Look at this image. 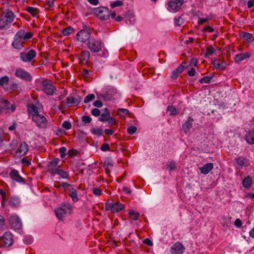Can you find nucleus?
<instances>
[{
	"mask_svg": "<svg viewBox=\"0 0 254 254\" xmlns=\"http://www.w3.org/2000/svg\"><path fill=\"white\" fill-rule=\"evenodd\" d=\"M73 208L68 203L62 204L55 209L54 212L57 218L61 221H64L72 213Z\"/></svg>",
	"mask_w": 254,
	"mask_h": 254,
	"instance_id": "1",
	"label": "nucleus"
},
{
	"mask_svg": "<svg viewBox=\"0 0 254 254\" xmlns=\"http://www.w3.org/2000/svg\"><path fill=\"white\" fill-rule=\"evenodd\" d=\"M87 45L88 48L92 52L98 53L102 51V54H99L100 56L106 57L108 55V51L104 50L103 42L100 40L91 39L88 41Z\"/></svg>",
	"mask_w": 254,
	"mask_h": 254,
	"instance_id": "2",
	"label": "nucleus"
},
{
	"mask_svg": "<svg viewBox=\"0 0 254 254\" xmlns=\"http://www.w3.org/2000/svg\"><path fill=\"white\" fill-rule=\"evenodd\" d=\"M15 15L11 10L9 9L5 10L3 12L0 19V28L1 29L8 28L13 21Z\"/></svg>",
	"mask_w": 254,
	"mask_h": 254,
	"instance_id": "3",
	"label": "nucleus"
},
{
	"mask_svg": "<svg viewBox=\"0 0 254 254\" xmlns=\"http://www.w3.org/2000/svg\"><path fill=\"white\" fill-rule=\"evenodd\" d=\"M92 12L99 19L103 20H108L110 16V11L109 9L105 6L94 8L92 10Z\"/></svg>",
	"mask_w": 254,
	"mask_h": 254,
	"instance_id": "4",
	"label": "nucleus"
},
{
	"mask_svg": "<svg viewBox=\"0 0 254 254\" xmlns=\"http://www.w3.org/2000/svg\"><path fill=\"white\" fill-rule=\"evenodd\" d=\"M14 242V236L9 231L4 233L0 237V245L5 248L12 246Z\"/></svg>",
	"mask_w": 254,
	"mask_h": 254,
	"instance_id": "5",
	"label": "nucleus"
},
{
	"mask_svg": "<svg viewBox=\"0 0 254 254\" xmlns=\"http://www.w3.org/2000/svg\"><path fill=\"white\" fill-rule=\"evenodd\" d=\"M8 222L11 229L15 231L20 230L22 228V223L19 217L15 214H12L8 219Z\"/></svg>",
	"mask_w": 254,
	"mask_h": 254,
	"instance_id": "6",
	"label": "nucleus"
},
{
	"mask_svg": "<svg viewBox=\"0 0 254 254\" xmlns=\"http://www.w3.org/2000/svg\"><path fill=\"white\" fill-rule=\"evenodd\" d=\"M105 209L107 211H111L112 213H117L125 209L124 204L119 201L110 202L108 201L105 203Z\"/></svg>",
	"mask_w": 254,
	"mask_h": 254,
	"instance_id": "7",
	"label": "nucleus"
},
{
	"mask_svg": "<svg viewBox=\"0 0 254 254\" xmlns=\"http://www.w3.org/2000/svg\"><path fill=\"white\" fill-rule=\"evenodd\" d=\"M42 86V90L47 95L52 96L54 92L57 91L56 87L54 85L50 82L48 79H44L41 82Z\"/></svg>",
	"mask_w": 254,
	"mask_h": 254,
	"instance_id": "8",
	"label": "nucleus"
},
{
	"mask_svg": "<svg viewBox=\"0 0 254 254\" xmlns=\"http://www.w3.org/2000/svg\"><path fill=\"white\" fill-rule=\"evenodd\" d=\"M15 75L17 77L27 82L32 80V76L30 73L22 68H17L15 70Z\"/></svg>",
	"mask_w": 254,
	"mask_h": 254,
	"instance_id": "9",
	"label": "nucleus"
},
{
	"mask_svg": "<svg viewBox=\"0 0 254 254\" xmlns=\"http://www.w3.org/2000/svg\"><path fill=\"white\" fill-rule=\"evenodd\" d=\"M32 121L36 123L37 127L41 128H45L47 124V120L46 117L42 114H38L33 116Z\"/></svg>",
	"mask_w": 254,
	"mask_h": 254,
	"instance_id": "10",
	"label": "nucleus"
},
{
	"mask_svg": "<svg viewBox=\"0 0 254 254\" xmlns=\"http://www.w3.org/2000/svg\"><path fill=\"white\" fill-rule=\"evenodd\" d=\"M36 56L35 50L31 49L28 53L21 52L20 54V59L23 62L30 63Z\"/></svg>",
	"mask_w": 254,
	"mask_h": 254,
	"instance_id": "11",
	"label": "nucleus"
},
{
	"mask_svg": "<svg viewBox=\"0 0 254 254\" xmlns=\"http://www.w3.org/2000/svg\"><path fill=\"white\" fill-rule=\"evenodd\" d=\"M81 97L76 94H71L65 99L68 107L77 106L81 101Z\"/></svg>",
	"mask_w": 254,
	"mask_h": 254,
	"instance_id": "12",
	"label": "nucleus"
},
{
	"mask_svg": "<svg viewBox=\"0 0 254 254\" xmlns=\"http://www.w3.org/2000/svg\"><path fill=\"white\" fill-rule=\"evenodd\" d=\"M0 109L1 114L4 110L13 112L16 109V106L14 104H11L8 100L6 99H1L0 100Z\"/></svg>",
	"mask_w": 254,
	"mask_h": 254,
	"instance_id": "13",
	"label": "nucleus"
},
{
	"mask_svg": "<svg viewBox=\"0 0 254 254\" xmlns=\"http://www.w3.org/2000/svg\"><path fill=\"white\" fill-rule=\"evenodd\" d=\"M90 35L91 34L89 31L81 30L76 34V38L78 41L85 43L89 39Z\"/></svg>",
	"mask_w": 254,
	"mask_h": 254,
	"instance_id": "14",
	"label": "nucleus"
},
{
	"mask_svg": "<svg viewBox=\"0 0 254 254\" xmlns=\"http://www.w3.org/2000/svg\"><path fill=\"white\" fill-rule=\"evenodd\" d=\"M9 176L13 181L19 183H25V179L19 175L18 171L15 169H13L9 173Z\"/></svg>",
	"mask_w": 254,
	"mask_h": 254,
	"instance_id": "15",
	"label": "nucleus"
},
{
	"mask_svg": "<svg viewBox=\"0 0 254 254\" xmlns=\"http://www.w3.org/2000/svg\"><path fill=\"white\" fill-rule=\"evenodd\" d=\"M59 161V159L54 158L53 160L49 162L47 165V172L53 174L58 167Z\"/></svg>",
	"mask_w": 254,
	"mask_h": 254,
	"instance_id": "16",
	"label": "nucleus"
},
{
	"mask_svg": "<svg viewBox=\"0 0 254 254\" xmlns=\"http://www.w3.org/2000/svg\"><path fill=\"white\" fill-rule=\"evenodd\" d=\"M184 3L182 0H174L168 2V7L170 10L177 11Z\"/></svg>",
	"mask_w": 254,
	"mask_h": 254,
	"instance_id": "17",
	"label": "nucleus"
},
{
	"mask_svg": "<svg viewBox=\"0 0 254 254\" xmlns=\"http://www.w3.org/2000/svg\"><path fill=\"white\" fill-rule=\"evenodd\" d=\"M185 250L184 246L180 243L177 242L171 249V252L175 254H182Z\"/></svg>",
	"mask_w": 254,
	"mask_h": 254,
	"instance_id": "18",
	"label": "nucleus"
},
{
	"mask_svg": "<svg viewBox=\"0 0 254 254\" xmlns=\"http://www.w3.org/2000/svg\"><path fill=\"white\" fill-rule=\"evenodd\" d=\"M24 42V41L22 38L18 36L17 32L14 36L12 46L15 49L20 50L23 47V44Z\"/></svg>",
	"mask_w": 254,
	"mask_h": 254,
	"instance_id": "19",
	"label": "nucleus"
},
{
	"mask_svg": "<svg viewBox=\"0 0 254 254\" xmlns=\"http://www.w3.org/2000/svg\"><path fill=\"white\" fill-rule=\"evenodd\" d=\"M28 150V145L25 142H22L15 152L16 156H22L26 154Z\"/></svg>",
	"mask_w": 254,
	"mask_h": 254,
	"instance_id": "20",
	"label": "nucleus"
},
{
	"mask_svg": "<svg viewBox=\"0 0 254 254\" xmlns=\"http://www.w3.org/2000/svg\"><path fill=\"white\" fill-rule=\"evenodd\" d=\"M235 163L240 168H242L243 166L247 167L250 165L249 160L242 156L235 158Z\"/></svg>",
	"mask_w": 254,
	"mask_h": 254,
	"instance_id": "21",
	"label": "nucleus"
},
{
	"mask_svg": "<svg viewBox=\"0 0 254 254\" xmlns=\"http://www.w3.org/2000/svg\"><path fill=\"white\" fill-rule=\"evenodd\" d=\"M184 63L180 64L176 69L173 71L171 77L173 79H176L179 76L180 74L182 73L184 70L187 67V66L184 65ZM187 64V63H185Z\"/></svg>",
	"mask_w": 254,
	"mask_h": 254,
	"instance_id": "22",
	"label": "nucleus"
},
{
	"mask_svg": "<svg viewBox=\"0 0 254 254\" xmlns=\"http://www.w3.org/2000/svg\"><path fill=\"white\" fill-rule=\"evenodd\" d=\"M27 112L29 115L32 116L39 114L40 108L33 104H28L27 106Z\"/></svg>",
	"mask_w": 254,
	"mask_h": 254,
	"instance_id": "23",
	"label": "nucleus"
},
{
	"mask_svg": "<svg viewBox=\"0 0 254 254\" xmlns=\"http://www.w3.org/2000/svg\"><path fill=\"white\" fill-rule=\"evenodd\" d=\"M90 57V53L87 51H83L79 57L80 64H84L87 63Z\"/></svg>",
	"mask_w": 254,
	"mask_h": 254,
	"instance_id": "24",
	"label": "nucleus"
},
{
	"mask_svg": "<svg viewBox=\"0 0 254 254\" xmlns=\"http://www.w3.org/2000/svg\"><path fill=\"white\" fill-rule=\"evenodd\" d=\"M17 35L25 41L32 38L33 33L31 32H25L23 30H20L17 32Z\"/></svg>",
	"mask_w": 254,
	"mask_h": 254,
	"instance_id": "25",
	"label": "nucleus"
},
{
	"mask_svg": "<svg viewBox=\"0 0 254 254\" xmlns=\"http://www.w3.org/2000/svg\"><path fill=\"white\" fill-rule=\"evenodd\" d=\"M194 120L191 117H189L188 120L183 125L182 127L184 131L187 133L189 132L190 129L192 127V122H193Z\"/></svg>",
	"mask_w": 254,
	"mask_h": 254,
	"instance_id": "26",
	"label": "nucleus"
},
{
	"mask_svg": "<svg viewBox=\"0 0 254 254\" xmlns=\"http://www.w3.org/2000/svg\"><path fill=\"white\" fill-rule=\"evenodd\" d=\"M54 187L56 188L61 189V188L64 189V190H75L71 185L66 183H63L61 185L59 182H55Z\"/></svg>",
	"mask_w": 254,
	"mask_h": 254,
	"instance_id": "27",
	"label": "nucleus"
},
{
	"mask_svg": "<svg viewBox=\"0 0 254 254\" xmlns=\"http://www.w3.org/2000/svg\"><path fill=\"white\" fill-rule=\"evenodd\" d=\"M213 168V164L208 163L205 164L202 167L199 168L201 173L206 175L210 172Z\"/></svg>",
	"mask_w": 254,
	"mask_h": 254,
	"instance_id": "28",
	"label": "nucleus"
},
{
	"mask_svg": "<svg viewBox=\"0 0 254 254\" xmlns=\"http://www.w3.org/2000/svg\"><path fill=\"white\" fill-rule=\"evenodd\" d=\"M245 139L248 143L254 144V130H250L245 135Z\"/></svg>",
	"mask_w": 254,
	"mask_h": 254,
	"instance_id": "29",
	"label": "nucleus"
},
{
	"mask_svg": "<svg viewBox=\"0 0 254 254\" xmlns=\"http://www.w3.org/2000/svg\"><path fill=\"white\" fill-rule=\"evenodd\" d=\"M250 55H251L249 52L238 54L235 56V60L236 62H240L244 60L249 58Z\"/></svg>",
	"mask_w": 254,
	"mask_h": 254,
	"instance_id": "30",
	"label": "nucleus"
},
{
	"mask_svg": "<svg viewBox=\"0 0 254 254\" xmlns=\"http://www.w3.org/2000/svg\"><path fill=\"white\" fill-rule=\"evenodd\" d=\"M212 65L217 69H224L226 66V64L221 62L219 59H215L212 62Z\"/></svg>",
	"mask_w": 254,
	"mask_h": 254,
	"instance_id": "31",
	"label": "nucleus"
},
{
	"mask_svg": "<svg viewBox=\"0 0 254 254\" xmlns=\"http://www.w3.org/2000/svg\"><path fill=\"white\" fill-rule=\"evenodd\" d=\"M252 177L250 176H248L243 180L242 185L243 187L246 189H249L252 186Z\"/></svg>",
	"mask_w": 254,
	"mask_h": 254,
	"instance_id": "32",
	"label": "nucleus"
},
{
	"mask_svg": "<svg viewBox=\"0 0 254 254\" xmlns=\"http://www.w3.org/2000/svg\"><path fill=\"white\" fill-rule=\"evenodd\" d=\"M25 10L28 12L33 17H38L39 13V10L34 7L28 6L25 8Z\"/></svg>",
	"mask_w": 254,
	"mask_h": 254,
	"instance_id": "33",
	"label": "nucleus"
},
{
	"mask_svg": "<svg viewBox=\"0 0 254 254\" xmlns=\"http://www.w3.org/2000/svg\"><path fill=\"white\" fill-rule=\"evenodd\" d=\"M55 174L59 175L61 178L63 179H66L68 177V173L60 169V166H58L56 171L53 174V175H55Z\"/></svg>",
	"mask_w": 254,
	"mask_h": 254,
	"instance_id": "34",
	"label": "nucleus"
},
{
	"mask_svg": "<svg viewBox=\"0 0 254 254\" xmlns=\"http://www.w3.org/2000/svg\"><path fill=\"white\" fill-rule=\"evenodd\" d=\"M9 78L7 76H4L0 78V86L3 87L6 90H8V88L5 87V86L8 84Z\"/></svg>",
	"mask_w": 254,
	"mask_h": 254,
	"instance_id": "35",
	"label": "nucleus"
},
{
	"mask_svg": "<svg viewBox=\"0 0 254 254\" xmlns=\"http://www.w3.org/2000/svg\"><path fill=\"white\" fill-rule=\"evenodd\" d=\"M241 36L244 38L245 40L250 42H253L254 40V38L252 34L247 33L245 32H242L240 34Z\"/></svg>",
	"mask_w": 254,
	"mask_h": 254,
	"instance_id": "36",
	"label": "nucleus"
},
{
	"mask_svg": "<svg viewBox=\"0 0 254 254\" xmlns=\"http://www.w3.org/2000/svg\"><path fill=\"white\" fill-rule=\"evenodd\" d=\"M74 32V29L69 26L67 28L63 29L62 32L64 36H68Z\"/></svg>",
	"mask_w": 254,
	"mask_h": 254,
	"instance_id": "37",
	"label": "nucleus"
},
{
	"mask_svg": "<svg viewBox=\"0 0 254 254\" xmlns=\"http://www.w3.org/2000/svg\"><path fill=\"white\" fill-rule=\"evenodd\" d=\"M118 114L121 117H124L129 114V112L127 109L124 108H119L118 110Z\"/></svg>",
	"mask_w": 254,
	"mask_h": 254,
	"instance_id": "38",
	"label": "nucleus"
},
{
	"mask_svg": "<svg viewBox=\"0 0 254 254\" xmlns=\"http://www.w3.org/2000/svg\"><path fill=\"white\" fill-rule=\"evenodd\" d=\"M90 131L93 134L97 136H101L103 133V130L101 128H92L91 129Z\"/></svg>",
	"mask_w": 254,
	"mask_h": 254,
	"instance_id": "39",
	"label": "nucleus"
},
{
	"mask_svg": "<svg viewBox=\"0 0 254 254\" xmlns=\"http://www.w3.org/2000/svg\"><path fill=\"white\" fill-rule=\"evenodd\" d=\"M110 116V113L104 112L101 115L99 118V120L102 122H105L108 120Z\"/></svg>",
	"mask_w": 254,
	"mask_h": 254,
	"instance_id": "40",
	"label": "nucleus"
},
{
	"mask_svg": "<svg viewBox=\"0 0 254 254\" xmlns=\"http://www.w3.org/2000/svg\"><path fill=\"white\" fill-rule=\"evenodd\" d=\"M129 218L132 220H136L139 216V214L138 212H135L133 210H130L128 212Z\"/></svg>",
	"mask_w": 254,
	"mask_h": 254,
	"instance_id": "41",
	"label": "nucleus"
},
{
	"mask_svg": "<svg viewBox=\"0 0 254 254\" xmlns=\"http://www.w3.org/2000/svg\"><path fill=\"white\" fill-rule=\"evenodd\" d=\"M215 52V49L212 46H210L206 49V53H205L204 57L206 58L210 55H212Z\"/></svg>",
	"mask_w": 254,
	"mask_h": 254,
	"instance_id": "42",
	"label": "nucleus"
},
{
	"mask_svg": "<svg viewBox=\"0 0 254 254\" xmlns=\"http://www.w3.org/2000/svg\"><path fill=\"white\" fill-rule=\"evenodd\" d=\"M10 204L13 206H17L20 203V200L18 197L16 196L11 197L10 202Z\"/></svg>",
	"mask_w": 254,
	"mask_h": 254,
	"instance_id": "43",
	"label": "nucleus"
},
{
	"mask_svg": "<svg viewBox=\"0 0 254 254\" xmlns=\"http://www.w3.org/2000/svg\"><path fill=\"white\" fill-rule=\"evenodd\" d=\"M167 168L169 171H172L176 169L177 165L174 161H171L167 164Z\"/></svg>",
	"mask_w": 254,
	"mask_h": 254,
	"instance_id": "44",
	"label": "nucleus"
},
{
	"mask_svg": "<svg viewBox=\"0 0 254 254\" xmlns=\"http://www.w3.org/2000/svg\"><path fill=\"white\" fill-rule=\"evenodd\" d=\"M212 79L211 76H206L201 78L199 80V82L201 84L203 83H209L210 82V80Z\"/></svg>",
	"mask_w": 254,
	"mask_h": 254,
	"instance_id": "45",
	"label": "nucleus"
},
{
	"mask_svg": "<svg viewBox=\"0 0 254 254\" xmlns=\"http://www.w3.org/2000/svg\"><path fill=\"white\" fill-rule=\"evenodd\" d=\"M113 161L111 159H107L105 161L103 165V167H113Z\"/></svg>",
	"mask_w": 254,
	"mask_h": 254,
	"instance_id": "46",
	"label": "nucleus"
},
{
	"mask_svg": "<svg viewBox=\"0 0 254 254\" xmlns=\"http://www.w3.org/2000/svg\"><path fill=\"white\" fill-rule=\"evenodd\" d=\"M78 151L74 149H69L67 152V154L69 157H73L78 154Z\"/></svg>",
	"mask_w": 254,
	"mask_h": 254,
	"instance_id": "47",
	"label": "nucleus"
},
{
	"mask_svg": "<svg viewBox=\"0 0 254 254\" xmlns=\"http://www.w3.org/2000/svg\"><path fill=\"white\" fill-rule=\"evenodd\" d=\"M95 98V95L93 94H88L86 97L84 98V102L85 103H87L89 101L93 100Z\"/></svg>",
	"mask_w": 254,
	"mask_h": 254,
	"instance_id": "48",
	"label": "nucleus"
},
{
	"mask_svg": "<svg viewBox=\"0 0 254 254\" xmlns=\"http://www.w3.org/2000/svg\"><path fill=\"white\" fill-rule=\"evenodd\" d=\"M174 20L175 21V24L177 26H180L182 25L184 22V19L180 16L178 17H175Z\"/></svg>",
	"mask_w": 254,
	"mask_h": 254,
	"instance_id": "49",
	"label": "nucleus"
},
{
	"mask_svg": "<svg viewBox=\"0 0 254 254\" xmlns=\"http://www.w3.org/2000/svg\"><path fill=\"white\" fill-rule=\"evenodd\" d=\"M81 121L85 124H89L92 121V118L88 116H83L81 117Z\"/></svg>",
	"mask_w": 254,
	"mask_h": 254,
	"instance_id": "50",
	"label": "nucleus"
},
{
	"mask_svg": "<svg viewBox=\"0 0 254 254\" xmlns=\"http://www.w3.org/2000/svg\"><path fill=\"white\" fill-rule=\"evenodd\" d=\"M70 196L71 197L73 202H76L78 200L77 191H70Z\"/></svg>",
	"mask_w": 254,
	"mask_h": 254,
	"instance_id": "51",
	"label": "nucleus"
},
{
	"mask_svg": "<svg viewBox=\"0 0 254 254\" xmlns=\"http://www.w3.org/2000/svg\"><path fill=\"white\" fill-rule=\"evenodd\" d=\"M168 111L169 112V115L171 116H174L177 114V110L176 108L173 106H168Z\"/></svg>",
	"mask_w": 254,
	"mask_h": 254,
	"instance_id": "52",
	"label": "nucleus"
},
{
	"mask_svg": "<svg viewBox=\"0 0 254 254\" xmlns=\"http://www.w3.org/2000/svg\"><path fill=\"white\" fill-rule=\"evenodd\" d=\"M33 239L31 236H26L23 239L24 242L26 244H30L33 242Z\"/></svg>",
	"mask_w": 254,
	"mask_h": 254,
	"instance_id": "53",
	"label": "nucleus"
},
{
	"mask_svg": "<svg viewBox=\"0 0 254 254\" xmlns=\"http://www.w3.org/2000/svg\"><path fill=\"white\" fill-rule=\"evenodd\" d=\"M137 128L134 126H130L127 129V132L129 134H133L136 131Z\"/></svg>",
	"mask_w": 254,
	"mask_h": 254,
	"instance_id": "54",
	"label": "nucleus"
},
{
	"mask_svg": "<svg viewBox=\"0 0 254 254\" xmlns=\"http://www.w3.org/2000/svg\"><path fill=\"white\" fill-rule=\"evenodd\" d=\"M66 151V148L65 147H62L59 149V152L60 153V156L62 158H63L65 156Z\"/></svg>",
	"mask_w": 254,
	"mask_h": 254,
	"instance_id": "55",
	"label": "nucleus"
},
{
	"mask_svg": "<svg viewBox=\"0 0 254 254\" xmlns=\"http://www.w3.org/2000/svg\"><path fill=\"white\" fill-rule=\"evenodd\" d=\"M62 127L66 129H69L71 128V125L69 122L65 121L63 122Z\"/></svg>",
	"mask_w": 254,
	"mask_h": 254,
	"instance_id": "56",
	"label": "nucleus"
},
{
	"mask_svg": "<svg viewBox=\"0 0 254 254\" xmlns=\"http://www.w3.org/2000/svg\"><path fill=\"white\" fill-rule=\"evenodd\" d=\"M107 121H108L109 124L111 126L116 125L117 124L116 119L114 117H111L110 116Z\"/></svg>",
	"mask_w": 254,
	"mask_h": 254,
	"instance_id": "57",
	"label": "nucleus"
},
{
	"mask_svg": "<svg viewBox=\"0 0 254 254\" xmlns=\"http://www.w3.org/2000/svg\"><path fill=\"white\" fill-rule=\"evenodd\" d=\"M102 98L104 101L111 100L112 96L109 92H106L104 95H102Z\"/></svg>",
	"mask_w": 254,
	"mask_h": 254,
	"instance_id": "58",
	"label": "nucleus"
},
{
	"mask_svg": "<svg viewBox=\"0 0 254 254\" xmlns=\"http://www.w3.org/2000/svg\"><path fill=\"white\" fill-rule=\"evenodd\" d=\"M123 5V2L122 1H120V0H118V1H115L114 2H112L111 4V7L112 8H114L117 6H121Z\"/></svg>",
	"mask_w": 254,
	"mask_h": 254,
	"instance_id": "59",
	"label": "nucleus"
},
{
	"mask_svg": "<svg viewBox=\"0 0 254 254\" xmlns=\"http://www.w3.org/2000/svg\"><path fill=\"white\" fill-rule=\"evenodd\" d=\"M92 115L95 117H98L100 115V111L97 108H94L91 110Z\"/></svg>",
	"mask_w": 254,
	"mask_h": 254,
	"instance_id": "60",
	"label": "nucleus"
},
{
	"mask_svg": "<svg viewBox=\"0 0 254 254\" xmlns=\"http://www.w3.org/2000/svg\"><path fill=\"white\" fill-rule=\"evenodd\" d=\"M214 30V29L213 27H210L209 26H207L203 28V29L202 30V31L203 32H205L206 31H208L209 32H213Z\"/></svg>",
	"mask_w": 254,
	"mask_h": 254,
	"instance_id": "61",
	"label": "nucleus"
},
{
	"mask_svg": "<svg viewBox=\"0 0 254 254\" xmlns=\"http://www.w3.org/2000/svg\"><path fill=\"white\" fill-rule=\"evenodd\" d=\"M101 150L103 151H106L110 149L109 145L108 143H104L100 148Z\"/></svg>",
	"mask_w": 254,
	"mask_h": 254,
	"instance_id": "62",
	"label": "nucleus"
},
{
	"mask_svg": "<svg viewBox=\"0 0 254 254\" xmlns=\"http://www.w3.org/2000/svg\"><path fill=\"white\" fill-rule=\"evenodd\" d=\"M103 105V103L100 100H96L93 103V105L97 108H101Z\"/></svg>",
	"mask_w": 254,
	"mask_h": 254,
	"instance_id": "63",
	"label": "nucleus"
},
{
	"mask_svg": "<svg viewBox=\"0 0 254 254\" xmlns=\"http://www.w3.org/2000/svg\"><path fill=\"white\" fill-rule=\"evenodd\" d=\"M235 226L237 228H241L242 225V223L240 219H236L234 222Z\"/></svg>",
	"mask_w": 254,
	"mask_h": 254,
	"instance_id": "64",
	"label": "nucleus"
}]
</instances>
